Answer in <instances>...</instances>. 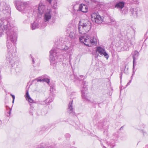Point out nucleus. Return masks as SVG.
I'll use <instances>...</instances> for the list:
<instances>
[{
    "label": "nucleus",
    "instance_id": "12",
    "mask_svg": "<svg viewBox=\"0 0 148 148\" xmlns=\"http://www.w3.org/2000/svg\"><path fill=\"white\" fill-rule=\"evenodd\" d=\"M127 45L128 47H130L132 45V43L134 40V38L133 36H132L130 34L127 35Z\"/></svg>",
    "mask_w": 148,
    "mask_h": 148
},
{
    "label": "nucleus",
    "instance_id": "29",
    "mask_svg": "<svg viewBox=\"0 0 148 148\" xmlns=\"http://www.w3.org/2000/svg\"><path fill=\"white\" fill-rule=\"evenodd\" d=\"M110 25H114V24L115 23V20L114 19L112 18L110 20Z\"/></svg>",
    "mask_w": 148,
    "mask_h": 148
},
{
    "label": "nucleus",
    "instance_id": "19",
    "mask_svg": "<svg viewBox=\"0 0 148 148\" xmlns=\"http://www.w3.org/2000/svg\"><path fill=\"white\" fill-rule=\"evenodd\" d=\"M9 40H7V47L8 49V51H12V46Z\"/></svg>",
    "mask_w": 148,
    "mask_h": 148
},
{
    "label": "nucleus",
    "instance_id": "20",
    "mask_svg": "<svg viewBox=\"0 0 148 148\" xmlns=\"http://www.w3.org/2000/svg\"><path fill=\"white\" fill-rule=\"evenodd\" d=\"M26 99L29 102L32 103L33 100L30 98L29 95L28 91H27L26 93Z\"/></svg>",
    "mask_w": 148,
    "mask_h": 148
},
{
    "label": "nucleus",
    "instance_id": "13",
    "mask_svg": "<svg viewBox=\"0 0 148 148\" xmlns=\"http://www.w3.org/2000/svg\"><path fill=\"white\" fill-rule=\"evenodd\" d=\"M78 11H81L83 12H86L88 11L87 6L84 4H81L79 5Z\"/></svg>",
    "mask_w": 148,
    "mask_h": 148
},
{
    "label": "nucleus",
    "instance_id": "38",
    "mask_svg": "<svg viewBox=\"0 0 148 148\" xmlns=\"http://www.w3.org/2000/svg\"><path fill=\"white\" fill-rule=\"evenodd\" d=\"M131 81H132V80H130L129 81V82L127 84V85H129V84L131 83Z\"/></svg>",
    "mask_w": 148,
    "mask_h": 148
},
{
    "label": "nucleus",
    "instance_id": "39",
    "mask_svg": "<svg viewBox=\"0 0 148 148\" xmlns=\"http://www.w3.org/2000/svg\"><path fill=\"white\" fill-rule=\"evenodd\" d=\"M32 62H33V63L34 64V63L35 62H34V58H32Z\"/></svg>",
    "mask_w": 148,
    "mask_h": 148
},
{
    "label": "nucleus",
    "instance_id": "7",
    "mask_svg": "<svg viewBox=\"0 0 148 148\" xmlns=\"http://www.w3.org/2000/svg\"><path fill=\"white\" fill-rule=\"evenodd\" d=\"M91 19L93 22L96 23H100L102 22V17L98 13H92L91 14Z\"/></svg>",
    "mask_w": 148,
    "mask_h": 148
},
{
    "label": "nucleus",
    "instance_id": "21",
    "mask_svg": "<svg viewBox=\"0 0 148 148\" xmlns=\"http://www.w3.org/2000/svg\"><path fill=\"white\" fill-rule=\"evenodd\" d=\"M52 101V99L50 98H48L42 103L43 104H49V103Z\"/></svg>",
    "mask_w": 148,
    "mask_h": 148
},
{
    "label": "nucleus",
    "instance_id": "18",
    "mask_svg": "<svg viewBox=\"0 0 148 148\" xmlns=\"http://www.w3.org/2000/svg\"><path fill=\"white\" fill-rule=\"evenodd\" d=\"M39 25L38 22L35 21L31 24V27L32 30H34L39 27Z\"/></svg>",
    "mask_w": 148,
    "mask_h": 148
},
{
    "label": "nucleus",
    "instance_id": "31",
    "mask_svg": "<svg viewBox=\"0 0 148 148\" xmlns=\"http://www.w3.org/2000/svg\"><path fill=\"white\" fill-rule=\"evenodd\" d=\"M114 146V141H112L111 142L110 147L111 148H113Z\"/></svg>",
    "mask_w": 148,
    "mask_h": 148
},
{
    "label": "nucleus",
    "instance_id": "5",
    "mask_svg": "<svg viewBox=\"0 0 148 148\" xmlns=\"http://www.w3.org/2000/svg\"><path fill=\"white\" fill-rule=\"evenodd\" d=\"M16 5L18 10L23 13L29 12L31 9L26 2H23L21 1H17Z\"/></svg>",
    "mask_w": 148,
    "mask_h": 148
},
{
    "label": "nucleus",
    "instance_id": "3",
    "mask_svg": "<svg viewBox=\"0 0 148 148\" xmlns=\"http://www.w3.org/2000/svg\"><path fill=\"white\" fill-rule=\"evenodd\" d=\"M0 14L2 16L5 18L9 17L10 15V7L3 1L1 2L0 3Z\"/></svg>",
    "mask_w": 148,
    "mask_h": 148
},
{
    "label": "nucleus",
    "instance_id": "2",
    "mask_svg": "<svg viewBox=\"0 0 148 148\" xmlns=\"http://www.w3.org/2000/svg\"><path fill=\"white\" fill-rule=\"evenodd\" d=\"M91 27V23L88 20L82 19L79 21L78 29L79 33L84 34L88 32Z\"/></svg>",
    "mask_w": 148,
    "mask_h": 148
},
{
    "label": "nucleus",
    "instance_id": "40",
    "mask_svg": "<svg viewBox=\"0 0 148 148\" xmlns=\"http://www.w3.org/2000/svg\"><path fill=\"white\" fill-rule=\"evenodd\" d=\"M14 99H13V101H12L13 103L14 102Z\"/></svg>",
    "mask_w": 148,
    "mask_h": 148
},
{
    "label": "nucleus",
    "instance_id": "43",
    "mask_svg": "<svg viewBox=\"0 0 148 148\" xmlns=\"http://www.w3.org/2000/svg\"><path fill=\"white\" fill-rule=\"evenodd\" d=\"M122 127H121V129Z\"/></svg>",
    "mask_w": 148,
    "mask_h": 148
},
{
    "label": "nucleus",
    "instance_id": "16",
    "mask_svg": "<svg viewBox=\"0 0 148 148\" xmlns=\"http://www.w3.org/2000/svg\"><path fill=\"white\" fill-rule=\"evenodd\" d=\"M125 2L124 1L119 2L115 5V7L120 10L122 9L124 7Z\"/></svg>",
    "mask_w": 148,
    "mask_h": 148
},
{
    "label": "nucleus",
    "instance_id": "41",
    "mask_svg": "<svg viewBox=\"0 0 148 148\" xmlns=\"http://www.w3.org/2000/svg\"><path fill=\"white\" fill-rule=\"evenodd\" d=\"M71 148H76L74 147H71Z\"/></svg>",
    "mask_w": 148,
    "mask_h": 148
},
{
    "label": "nucleus",
    "instance_id": "30",
    "mask_svg": "<svg viewBox=\"0 0 148 148\" xmlns=\"http://www.w3.org/2000/svg\"><path fill=\"white\" fill-rule=\"evenodd\" d=\"M133 58V69H134V65L136 64V60L137 59L134 58Z\"/></svg>",
    "mask_w": 148,
    "mask_h": 148
},
{
    "label": "nucleus",
    "instance_id": "24",
    "mask_svg": "<svg viewBox=\"0 0 148 148\" xmlns=\"http://www.w3.org/2000/svg\"><path fill=\"white\" fill-rule=\"evenodd\" d=\"M69 37L72 39H75L77 37L75 34L73 32H71L69 35Z\"/></svg>",
    "mask_w": 148,
    "mask_h": 148
},
{
    "label": "nucleus",
    "instance_id": "26",
    "mask_svg": "<svg viewBox=\"0 0 148 148\" xmlns=\"http://www.w3.org/2000/svg\"><path fill=\"white\" fill-rule=\"evenodd\" d=\"M50 90L51 92H53L54 90H55V86L54 85H52L50 86Z\"/></svg>",
    "mask_w": 148,
    "mask_h": 148
},
{
    "label": "nucleus",
    "instance_id": "9",
    "mask_svg": "<svg viewBox=\"0 0 148 148\" xmlns=\"http://www.w3.org/2000/svg\"><path fill=\"white\" fill-rule=\"evenodd\" d=\"M6 56L7 63L12 65L14 63L15 58L14 56L13 55L12 53V51H8Z\"/></svg>",
    "mask_w": 148,
    "mask_h": 148
},
{
    "label": "nucleus",
    "instance_id": "34",
    "mask_svg": "<svg viewBox=\"0 0 148 148\" xmlns=\"http://www.w3.org/2000/svg\"><path fill=\"white\" fill-rule=\"evenodd\" d=\"M38 82H43V80H42V79L40 78L37 79Z\"/></svg>",
    "mask_w": 148,
    "mask_h": 148
},
{
    "label": "nucleus",
    "instance_id": "8",
    "mask_svg": "<svg viewBox=\"0 0 148 148\" xmlns=\"http://www.w3.org/2000/svg\"><path fill=\"white\" fill-rule=\"evenodd\" d=\"M82 84L83 85V89L81 90L82 96L83 99L87 100H89L90 98L87 96V88L86 82L84 81Z\"/></svg>",
    "mask_w": 148,
    "mask_h": 148
},
{
    "label": "nucleus",
    "instance_id": "25",
    "mask_svg": "<svg viewBox=\"0 0 148 148\" xmlns=\"http://www.w3.org/2000/svg\"><path fill=\"white\" fill-rule=\"evenodd\" d=\"M103 143H106L107 145L109 146L110 145V143H108V142L106 141V140H103L101 142V144L103 146V148H106V147L103 146Z\"/></svg>",
    "mask_w": 148,
    "mask_h": 148
},
{
    "label": "nucleus",
    "instance_id": "11",
    "mask_svg": "<svg viewBox=\"0 0 148 148\" xmlns=\"http://www.w3.org/2000/svg\"><path fill=\"white\" fill-rule=\"evenodd\" d=\"M96 52H98L101 55H103L107 60L109 58V55L106 53L104 48H102L100 47H97Z\"/></svg>",
    "mask_w": 148,
    "mask_h": 148
},
{
    "label": "nucleus",
    "instance_id": "23",
    "mask_svg": "<svg viewBox=\"0 0 148 148\" xmlns=\"http://www.w3.org/2000/svg\"><path fill=\"white\" fill-rule=\"evenodd\" d=\"M128 13V10L127 8H125L122 11V14L123 15H125Z\"/></svg>",
    "mask_w": 148,
    "mask_h": 148
},
{
    "label": "nucleus",
    "instance_id": "10",
    "mask_svg": "<svg viewBox=\"0 0 148 148\" xmlns=\"http://www.w3.org/2000/svg\"><path fill=\"white\" fill-rule=\"evenodd\" d=\"M52 16V11L51 9L47 10L44 14V21L45 22H48L51 19Z\"/></svg>",
    "mask_w": 148,
    "mask_h": 148
},
{
    "label": "nucleus",
    "instance_id": "37",
    "mask_svg": "<svg viewBox=\"0 0 148 148\" xmlns=\"http://www.w3.org/2000/svg\"><path fill=\"white\" fill-rule=\"evenodd\" d=\"M56 5H57V2H56L53 5V6L54 7L56 8Z\"/></svg>",
    "mask_w": 148,
    "mask_h": 148
},
{
    "label": "nucleus",
    "instance_id": "27",
    "mask_svg": "<svg viewBox=\"0 0 148 148\" xmlns=\"http://www.w3.org/2000/svg\"><path fill=\"white\" fill-rule=\"evenodd\" d=\"M42 80H43V82H45L48 84H49L50 82L49 79L48 78H44L42 79Z\"/></svg>",
    "mask_w": 148,
    "mask_h": 148
},
{
    "label": "nucleus",
    "instance_id": "15",
    "mask_svg": "<svg viewBox=\"0 0 148 148\" xmlns=\"http://www.w3.org/2000/svg\"><path fill=\"white\" fill-rule=\"evenodd\" d=\"M73 100L70 102L68 108L67 109V112L69 114H71L72 115H74L75 113L73 112V108L72 106Z\"/></svg>",
    "mask_w": 148,
    "mask_h": 148
},
{
    "label": "nucleus",
    "instance_id": "28",
    "mask_svg": "<svg viewBox=\"0 0 148 148\" xmlns=\"http://www.w3.org/2000/svg\"><path fill=\"white\" fill-rule=\"evenodd\" d=\"M69 49V47L66 45H64L63 46L62 49L64 50H66Z\"/></svg>",
    "mask_w": 148,
    "mask_h": 148
},
{
    "label": "nucleus",
    "instance_id": "36",
    "mask_svg": "<svg viewBox=\"0 0 148 148\" xmlns=\"http://www.w3.org/2000/svg\"><path fill=\"white\" fill-rule=\"evenodd\" d=\"M11 95L12 96L13 99H14V100L15 99V98L14 96L13 95L11 94Z\"/></svg>",
    "mask_w": 148,
    "mask_h": 148
},
{
    "label": "nucleus",
    "instance_id": "6",
    "mask_svg": "<svg viewBox=\"0 0 148 148\" xmlns=\"http://www.w3.org/2000/svg\"><path fill=\"white\" fill-rule=\"evenodd\" d=\"M50 61L51 65L55 66L57 63V56L58 54L56 49L53 48L49 52Z\"/></svg>",
    "mask_w": 148,
    "mask_h": 148
},
{
    "label": "nucleus",
    "instance_id": "4",
    "mask_svg": "<svg viewBox=\"0 0 148 148\" xmlns=\"http://www.w3.org/2000/svg\"><path fill=\"white\" fill-rule=\"evenodd\" d=\"M79 39L80 42H83L85 45L88 46H90V44H91L93 45L96 44L97 41L96 38H91L88 35L82 36L79 38Z\"/></svg>",
    "mask_w": 148,
    "mask_h": 148
},
{
    "label": "nucleus",
    "instance_id": "14",
    "mask_svg": "<svg viewBox=\"0 0 148 148\" xmlns=\"http://www.w3.org/2000/svg\"><path fill=\"white\" fill-rule=\"evenodd\" d=\"M45 9V5L42 3H40L38 8V12L40 14H42L44 12Z\"/></svg>",
    "mask_w": 148,
    "mask_h": 148
},
{
    "label": "nucleus",
    "instance_id": "17",
    "mask_svg": "<svg viewBox=\"0 0 148 148\" xmlns=\"http://www.w3.org/2000/svg\"><path fill=\"white\" fill-rule=\"evenodd\" d=\"M137 9L136 8H132L130 9V12H131L132 15L134 17H136L137 16Z\"/></svg>",
    "mask_w": 148,
    "mask_h": 148
},
{
    "label": "nucleus",
    "instance_id": "33",
    "mask_svg": "<svg viewBox=\"0 0 148 148\" xmlns=\"http://www.w3.org/2000/svg\"><path fill=\"white\" fill-rule=\"evenodd\" d=\"M85 1L88 3H90L91 1H92V0H85Z\"/></svg>",
    "mask_w": 148,
    "mask_h": 148
},
{
    "label": "nucleus",
    "instance_id": "42",
    "mask_svg": "<svg viewBox=\"0 0 148 148\" xmlns=\"http://www.w3.org/2000/svg\"><path fill=\"white\" fill-rule=\"evenodd\" d=\"M30 56L31 57V58H32V55H30Z\"/></svg>",
    "mask_w": 148,
    "mask_h": 148
},
{
    "label": "nucleus",
    "instance_id": "22",
    "mask_svg": "<svg viewBox=\"0 0 148 148\" xmlns=\"http://www.w3.org/2000/svg\"><path fill=\"white\" fill-rule=\"evenodd\" d=\"M133 58L137 59L138 57L139 56V53L136 51H135L133 53Z\"/></svg>",
    "mask_w": 148,
    "mask_h": 148
},
{
    "label": "nucleus",
    "instance_id": "35",
    "mask_svg": "<svg viewBox=\"0 0 148 148\" xmlns=\"http://www.w3.org/2000/svg\"><path fill=\"white\" fill-rule=\"evenodd\" d=\"M47 1L50 4H51L52 0H47Z\"/></svg>",
    "mask_w": 148,
    "mask_h": 148
},
{
    "label": "nucleus",
    "instance_id": "32",
    "mask_svg": "<svg viewBox=\"0 0 148 148\" xmlns=\"http://www.w3.org/2000/svg\"><path fill=\"white\" fill-rule=\"evenodd\" d=\"M65 137L67 138H69L70 136V135L69 134H66L65 135Z\"/></svg>",
    "mask_w": 148,
    "mask_h": 148
},
{
    "label": "nucleus",
    "instance_id": "1",
    "mask_svg": "<svg viewBox=\"0 0 148 148\" xmlns=\"http://www.w3.org/2000/svg\"><path fill=\"white\" fill-rule=\"evenodd\" d=\"M12 21L5 19L1 18L0 20V37L3 35L4 30H5L8 40L15 43L16 41L17 36L16 33L12 29L14 26Z\"/></svg>",
    "mask_w": 148,
    "mask_h": 148
}]
</instances>
